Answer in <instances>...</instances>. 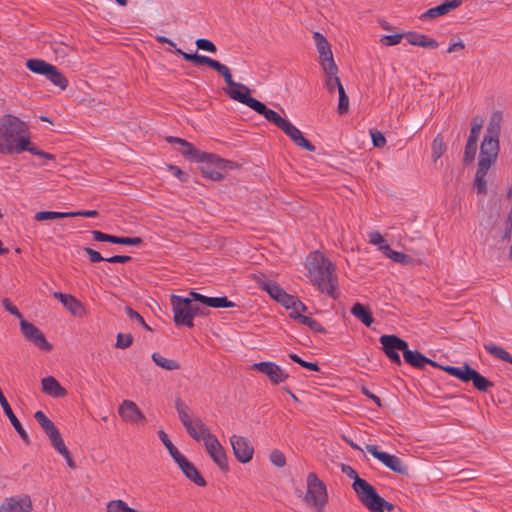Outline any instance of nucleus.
I'll return each mask as SVG.
<instances>
[{
    "label": "nucleus",
    "instance_id": "1",
    "mask_svg": "<svg viewBox=\"0 0 512 512\" xmlns=\"http://www.w3.org/2000/svg\"><path fill=\"white\" fill-rule=\"evenodd\" d=\"M248 88L243 94H235V101L247 105L258 114L262 115L268 122L282 130L297 146L310 152L315 151V146L307 140L302 132L290 121L282 118L277 112L266 107L265 104L250 96Z\"/></svg>",
    "mask_w": 512,
    "mask_h": 512
},
{
    "label": "nucleus",
    "instance_id": "2",
    "mask_svg": "<svg viewBox=\"0 0 512 512\" xmlns=\"http://www.w3.org/2000/svg\"><path fill=\"white\" fill-rule=\"evenodd\" d=\"M308 278L317 289L333 299H337L338 277L335 265L321 252L315 251L307 258Z\"/></svg>",
    "mask_w": 512,
    "mask_h": 512
},
{
    "label": "nucleus",
    "instance_id": "3",
    "mask_svg": "<svg viewBox=\"0 0 512 512\" xmlns=\"http://www.w3.org/2000/svg\"><path fill=\"white\" fill-rule=\"evenodd\" d=\"M30 144L28 125L20 118L6 114L0 119V154H20Z\"/></svg>",
    "mask_w": 512,
    "mask_h": 512
},
{
    "label": "nucleus",
    "instance_id": "4",
    "mask_svg": "<svg viewBox=\"0 0 512 512\" xmlns=\"http://www.w3.org/2000/svg\"><path fill=\"white\" fill-rule=\"evenodd\" d=\"M175 53L181 54L186 61L193 62L196 65H207L218 72L224 78L225 83L228 86L226 94L233 100H235V94H243L248 89L246 85L235 82L232 78L230 69L217 60L208 56L199 55L198 53H186L179 48L175 49Z\"/></svg>",
    "mask_w": 512,
    "mask_h": 512
},
{
    "label": "nucleus",
    "instance_id": "5",
    "mask_svg": "<svg viewBox=\"0 0 512 512\" xmlns=\"http://www.w3.org/2000/svg\"><path fill=\"white\" fill-rule=\"evenodd\" d=\"M352 488L359 501L369 512H392L395 506L382 498L376 489L365 479H357L353 482Z\"/></svg>",
    "mask_w": 512,
    "mask_h": 512
},
{
    "label": "nucleus",
    "instance_id": "6",
    "mask_svg": "<svg viewBox=\"0 0 512 512\" xmlns=\"http://www.w3.org/2000/svg\"><path fill=\"white\" fill-rule=\"evenodd\" d=\"M304 502L322 512L328 501L326 486L318 476L311 472L307 476V491L303 498Z\"/></svg>",
    "mask_w": 512,
    "mask_h": 512
},
{
    "label": "nucleus",
    "instance_id": "7",
    "mask_svg": "<svg viewBox=\"0 0 512 512\" xmlns=\"http://www.w3.org/2000/svg\"><path fill=\"white\" fill-rule=\"evenodd\" d=\"M443 370L462 382L467 383L472 381L473 386L481 392H486L494 386L493 382L483 377L467 363H464L461 367H443Z\"/></svg>",
    "mask_w": 512,
    "mask_h": 512
},
{
    "label": "nucleus",
    "instance_id": "8",
    "mask_svg": "<svg viewBox=\"0 0 512 512\" xmlns=\"http://www.w3.org/2000/svg\"><path fill=\"white\" fill-rule=\"evenodd\" d=\"M214 157L219 161H214L213 159H202L198 163L201 164L200 170L205 178L211 179L213 181H220L224 178L223 172L229 169H233L235 164L229 160L220 158L216 154H214Z\"/></svg>",
    "mask_w": 512,
    "mask_h": 512
},
{
    "label": "nucleus",
    "instance_id": "9",
    "mask_svg": "<svg viewBox=\"0 0 512 512\" xmlns=\"http://www.w3.org/2000/svg\"><path fill=\"white\" fill-rule=\"evenodd\" d=\"M366 450L371 455H373L376 459H378L381 463H383L386 467L391 469L392 471L400 474L407 475L408 468L404 464V462L397 456L388 454L386 452H382L378 449V446L373 444H367Z\"/></svg>",
    "mask_w": 512,
    "mask_h": 512
},
{
    "label": "nucleus",
    "instance_id": "10",
    "mask_svg": "<svg viewBox=\"0 0 512 512\" xmlns=\"http://www.w3.org/2000/svg\"><path fill=\"white\" fill-rule=\"evenodd\" d=\"M379 341L382 344V349L387 357L393 363L401 365L402 362L398 351H402L404 354L406 347H408V343L396 335H382L379 338Z\"/></svg>",
    "mask_w": 512,
    "mask_h": 512
},
{
    "label": "nucleus",
    "instance_id": "11",
    "mask_svg": "<svg viewBox=\"0 0 512 512\" xmlns=\"http://www.w3.org/2000/svg\"><path fill=\"white\" fill-rule=\"evenodd\" d=\"M171 304L174 312V322L176 325H185L193 327L194 322L189 310L190 299L182 296L172 295Z\"/></svg>",
    "mask_w": 512,
    "mask_h": 512
},
{
    "label": "nucleus",
    "instance_id": "12",
    "mask_svg": "<svg viewBox=\"0 0 512 512\" xmlns=\"http://www.w3.org/2000/svg\"><path fill=\"white\" fill-rule=\"evenodd\" d=\"M166 140L169 143L178 144L180 146L178 149L179 152L189 160L195 162H199L202 159H213L214 161H219L214 157L213 153L201 152L193 144L189 143L188 141L182 138L169 136L166 138Z\"/></svg>",
    "mask_w": 512,
    "mask_h": 512
},
{
    "label": "nucleus",
    "instance_id": "13",
    "mask_svg": "<svg viewBox=\"0 0 512 512\" xmlns=\"http://www.w3.org/2000/svg\"><path fill=\"white\" fill-rule=\"evenodd\" d=\"M20 329L25 339L32 342L39 349L47 352L52 350V345L34 324L22 319L20 321Z\"/></svg>",
    "mask_w": 512,
    "mask_h": 512
},
{
    "label": "nucleus",
    "instance_id": "14",
    "mask_svg": "<svg viewBox=\"0 0 512 512\" xmlns=\"http://www.w3.org/2000/svg\"><path fill=\"white\" fill-rule=\"evenodd\" d=\"M252 370L260 372L268 377L270 382L278 385L288 379L289 375L279 365L271 361L254 363Z\"/></svg>",
    "mask_w": 512,
    "mask_h": 512
},
{
    "label": "nucleus",
    "instance_id": "15",
    "mask_svg": "<svg viewBox=\"0 0 512 512\" xmlns=\"http://www.w3.org/2000/svg\"><path fill=\"white\" fill-rule=\"evenodd\" d=\"M499 148V137L485 134L480 146L478 164L484 162L487 166H492L497 159Z\"/></svg>",
    "mask_w": 512,
    "mask_h": 512
},
{
    "label": "nucleus",
    "instance_id": "16",
    "mask_svg": "<svg viewBox=\"0 0 512 512\" xmlns=\"http://www.w3.org/2000/svg\"><path fill=\"white\" fill-rule=\"evenodd\" d=\"M205 449L208 455L212 458L214 463L222 470H228V461L224 451V448L218 441L217 437L213 434L209 436L204 442Z\"/></svg>",
    "mask_w": 512,
    "mask_h": 512
},
{
    "label": "nucleus",
    "instance_id": "17",
    "mask_svg": "<svg viewBox=\"0 0 512 512\" xmlns=\"http://www.w3.org/2000/svg\"><path fill=\"white\" fill-rule=\"evenodd\" d=\"M118 414L121 419L130 424L146 422V417L137 404L131 400H124L118 407Z\"/></svg>",
    "mask_w": 512,
    "mask_h": 512
},
{
    "label": "nucleus",
    "instance_id": "18",
    "mask_svg": "<svg viewBox=\"0 0 512 512\" xmlns=\"http://www.w3.org/2000/svg\"><path fill=\"white\" fill-rule=\"evenodd\" d=\"M231 446L235 457L242 463H247L252 459L254 449L249 440L243 436L233 435L230 438Z\"/></svg>",
    "mask_w": 512,
    "mask_h": 512
},
{
    "label": "nucleus",
    "instance_id": "19",
    "mask_svg": "<svg viewBox=\"0 0 512 512\" xmlns=\"http://www.w3.org/2000/svg\"><path fill=\"white\" fill-rule=\"evenodd\" d=\"M262 288L278 303L286 309H291L296 301V296L286 293L278 284L266 281L262 284Z\"/></svg>",
    "mask_w": 512,
    "mask_h": 512
},
{
    "label": "nucleus",
    "instance_id": "20",
    "mask_svg": "<svg viewBox=\"0 0 512 512\" xmlns=\"http://www.w3.org/2000/svg\"><path fill=\"white\" fill-rule=\"evenodd\" d=\"M32 501L30 496H13L6 498L0 505V512H31Z\"/></svg>",
    "mask_w": 512,
    "mask_h": 512
},
{
    "label": "nucleus",
    "instance_id": "21",
    "mask_svg": "<svg viewBox=\"0 0 512 512\" xmlns=\"http://www.w3.org/2000/svg\"><path fill=\"white\" fill-rule=\"evenodd\" d=\"M53 297L59 300L73 316L84 317L86 315V309L84 305L73 295L64 294L62 292H54Z\"/></svg>",
    "mask_w": 512,
    "mask_h": 512
},
{
    "label": "nucleus",
    "instance_id": "22",
    "mask_svg": "<svg viewBox=\"0 0 512 512\" xmlns=\"http://www.w3.org/2000/svg\"><path fill=\"white\" fill-rule=\"evenodd\" d=\"M93 239L99 242H110L113 244H121V245H131L137 246L142 244L143 240L140 237H119L110 234L103 233L98 230H93L92 232Z\"/></svg>",
    "mask_w": 512,
    "mask_h": 512
},
{
    "label": "nucleus",
    "instance_id": "23",
    "mask_svg": "<svg viewBox=\"0 0 512 512\" xmlns=\"http://www.w3.org/2000/svg\"><path fill=\"white\" fill-rule=\"evenodd\" d=\"M183 474L193 483L200 487L206 486V480L200 475L197 468L184 455L175 461Z\"/></svg>",
    "mask_w": 512,
    "mask_h": 512
},
{
    "label": "nucleus",
    "instance_id": "24",
    "mask_svg": "<svg viewBox=\"0 0 512 512\" xmlns=\"http://www.w3.org/2000/svg\"><path fill=\"white\" fill-rule=\"evenodd\" d=\"M41 383L43 392L52 397H64L67 394L66 389L52 376L43 378Z\"/></svg>",
    "mask_w": 512,
    "mask_h": 512
},
{
    "label": "nucleus",
    "instance_id": "25",
    "mask_svg": "<svg viewBox=\"0 0 512 512\" xmlns=\"http://www.w3.org/2000/svg\"><path fill=\"white\" fill-rule=\"evenodd\" d=\"M175 408L177 410L180 421L183 426L186 428L188 434H193L194 430L192 429V423H194V419L189 415V407L186 403H184L180 398H176L175 400Z\"/></svg>",
    "mask_w": 512,
    "mask_h": 512
},
{
    "label": "nucleus",
    "instance_id": "26",
    "mask_svg": "<svg viewBox=\"0 0 512 512\" xmlns=\"http://www.w3.org/2000/svg\"><path fill=\"white\" fill-rule=\"evenodd\" d=\"M406 39L411 45L427 49H436L439 45L435 39L419 33L409 32L406 34Z\"/></svg>",
    "mask_w": 512,
    "mask_h": 512
},
{
    "label": "nucleus",
    "instance_id": "27",
    "mask_svg": "<svg viewBox=\"0 0 512 512\" xmlns=\"http://www.w3.org/2000/svg\"><path fill=\"white\" fill-rule=\"evenodd\" d=\"M491 166H487L486 163L478 164V168L475 174L474 187L479 194L485 195L487 193V182L486 175Z\"/></svg>",
    "mask_w": 512,
    "mask_h": 512
},
{
    "label": "nucleus",
    "instance_id": "28",
    "mask_svg": "<svg viewBox=\"0 0 512 512\" xmlns=\"http://www.w3.org/2000/svg\"><path fill=\"white\" fill-rule=\"evenodd\" d=\"M351 314L367 327L371 326L374 322V317L370 309L361 303H355L353 305L351 308Z\"/></svg>",
    "mask_w": 512,
    "mask_h": 512
},
{
    "label": "nucleus",
    "instance_id": "29",
    "mask_svg": "<svg viewBox=\"0 0 512 512\" xmlns=\"http://www.w3.org/2000/svg\"><path fill=\"white\" fill-rule=\"evenodd\" d=\"M404 360L414 368L422 369L424 368L427 361V357L421 354L419 351H412L408 347L403 354Z\"/></svg>",
    "mask_w": 512,
    "mask_h": 512
},
{
    "label": "nucleus",
    "instance_id": "30",
    "mask_svg": "<svg viewBox=\"0 0 512 512\" xmlns=\"http://www.w3.org/2000/svg\"><path fill=\"white\" fill-rule=\"evenodd\" d=\"M193 433L189 434L196 441L205 442L209 436L213 434L210 432L209 428L202 422V420L198 417L194 418V423H192Z\"/></svg>",
    "mask_w": 512,
    "mask_h": 512
},
{
    "label": "nucleus",
    "instance_id": "31",
    "mask_svg": "<svg viewBox=\"0 0 512 512\" xmlns=\"http://www.w3.org/2000/svg\"><path fill=\"white\" fill-rule=\"evenodd\" d=\"M380 250L383 252V254H385L388 258H390L396 263L406 265L413 263V259L409 255L402 252H397L391 249L389 245H381Z\"/></svg>",
    "mask_w": 512,
    "mask_h": 512
},
{
    "label": "nucleus",
    "instance_id": "32",
    "mask_svg": "<svg viewBox=\"0 0 512 512\" xmlns=\"http://www.w3.org/2000/svg\"><path fill=\"white\" fill-rule=\"evenodd\" d=\"M26 66L32 72L46 76L51 71L53 65L41 59H29L26 62Z\"/></svg>",
    "mask_w": 512,
    "mask_h": 512
},
{
    "label": "nucleus",
    "instance_id": "33",
    "mask_svg": "<svg viewBox=\"0 0 512 512\" xmlns=\"http://www.w3.org/2000/svg\"><path fill=\"white\" fill-rule=\"evenodd\" d=\"M319 61L324 72H329L330 74L338 73V67L334 62L333 53L331 49L327 50L326 52L320 53Z\"/></svg>",
    "mask_w": 512,
    "mask_h": 512
},
{
    "label": "nucleus",
    "instance_id": "34",
    "mask_svg": "<svg viewBox=\"0 0 512 512\" xmlns=\"http://www.w3.org/2000/svg\"><path fill=\"white\" fill-rule=\"evenodd\" d=\"M501 122H502V112L494 111L490 117L488 126L486 128L485 134L493 136H500L501 130Z\"/></svg>",
    "mask_w": 512,
    "mask_h": 512
},
{
    "label": "nucleus",
    "instance_id": "35",
    "mask_svg": "<svg viewBox=\"0 0 512 512\" xmlns=\"http://www.w3.org/2000/svg\"><path fill=\"white\" fill-rule=\"evenodd\" d=\"M151 358L157 366H159L165 370H168V371L179 370L181 367L180 364L176 360L167 359V358L163 357L158 352H154L152 354Z\"/></svg>",
    "mask_w": 512,
    "mask_h": 512
},
{
    "label": "nucleus",
    "instance_id": "36",
    "mask_svg": "<svg viewBox=\"0 0 512 512\" xmlns=\"http://www.w3.org/2000/svg\"><path fill=\"white\" fill-rule=\"evenodd\" d=\"M484 349L492 356L512 364V356L502 347L490 342L484 344Z\"/></svg>",
    "mask_w": 512,
    "mask_h": 512
},
{
    "label": "nucleus",
    "instance_id": "37",
    "mask_svg": "<svg viewBox=\"0 0 512 512\" xmlns=\"http://www.w3.org/2000/svg\"><path fill=\"white\" fill-rule=\"evenodd\" d=\"M47 79L50 80L55 86L65 90L68 86L67 78L53 65L49 74L46 75Z\"/></svg>",
    "mask_w": 512,
    "mask_h": 512
},
{
    "label": "nucleus",
    "instance_id": "38",
    "mask_svg": "<svg viewBox=\"0 0 512 512\" xmlns=\"http://www.w3.org/2000/svg\"><path fill=\"white\" fill-rule=\"evenodd\" d=\"M47 437L49 438L50 442H51V445L54 447V449L59 452V451H65V443L62 439V436L58 430L57 427L53 428L52 430L48 431L46 433Z\"/></svg>",
    "mask_w": 512,
    "mask_h": 512
},
{
    "label": "nucleus",
    "instance_id": "39",
    "mask_svg": "<svg viewBox=\"0 0 512 512\" xmlns=\"http://www.w3.org/2000/svg\"><path fill=\"white\" fill-rule=\"evenodd\" d=\"M47 437L49 438L50 442H51V445L54 447V449L59 452V451H65V443L62 439V436L58 430L57 427L53 428L52 430L48 431L46 433Z\"/></svg>",
    "mask_w": 512,
    "mask_h": 512
},
{
    "label": "nucleus",
    "instance_id": "40",
    "mask_svg": "<svg viewBox=\"0 0 512 512\" xmlns=\"http://www.w3.org/2000/svg\"><path fill=\"white\" fill-rule=\"evenodd\" d=\"M446 151V144L441 134H438L432 142V158L437 161Z\"/></svg>",
    "mask_w": 512,
    "mask_h": 512
},
{
    "label": "nucleus",
    "instance_id": "41",
    "mask_svg": "<svg viewBox=\"0 0 512 512\" xmlns=\"http://www.w3.org/2000/svg\"><path fill=\"white\" fill-rule=\"evenodd\" d=\"M158 436H159L160 440L162 441V443L164 444V446L169 451V454L174 459V461L178 460L181 456H183L178 451V449L173 445V443L169 439L168 435L163 430L158 431Z\"/></svg>",
    "mask_w": 512,
    "mask_h": 512
},
{
    "label": "nucleus",
    "instance_id": "42",
    "mask_svg": "<svg viewBox=\"0 0 512 512\" xmlns=\"http://www.w3.org/2000/svg\"><path fill=\"white\" fill-rule=\"evenodd\" d=\"M67 217H71L70 212L40 211L35 214L34 219L36 221H44Z\"/></svg>",
    "mask_w": 512,
    "mask_h": 512
},
{
    "label": "nucleus",
    "instance_id": "43",
    "mask_svg": "<svg viewBox=\"0 0 512 512\" xmlns=\"http://www.w3.org/2000/svg\"><path fill=\"white\" fill-rule=\"evenodd\" d=\"M450 11H452V10L449 8V5L446 4L445 1H444L442 4L427 10L422 15V18H431V19H433V18H436L438 16L445 15V14L449 13Z\"/></svg>",
    "mask_w": 512,
    "mask_h": 512
},
{
    "label": "nucleus",
    "instance_id": "44",
    "mask_svg": "<svg viewBox=\"0 0 512 512\" xmlns=\"http://www.w3.org/2000/svg\"><path fill=\"white\" fill-rule=\"evenodd\" d=\"M34 418L41 426V428L44 430L45 434L56 427L43 411H37L34 414Z\"/></svg>",
    "mask_w": 512,
    "mask_h": 512
},
{
    "label": "nucleus",
    "instance_id": "45",
    "mask_svg": "<svg viewBox=\"0 0 512 512\" xmlns=\"http://www.w3.org/2000/svg\"><path fill=\"white\" fill-rule=\"evenodd\" d=\"M34 418L41 426V428L44 430L45 434L56 427L43 411H37L34 414Z\"/></svg>",
    "mask_w": 512,
    "mask_h": 512
},
{
    "label": "nucleus",
    "instance_id": "46",
    "mask_svg": "<svg viewBox=\"0 0 512 512\" xmlns=\"http://www.w3.org/2000/svg\"><path fill=\"white\" fill-rule=\"evenodd\" d=\"M338 93H339L338 113L340 115H343L348 112L349 98H348L343 86L339 87Z\"/></svg>",
    "mask_w": 512,
    "mask_h": 512
},
{
    "label": "nucleus",
    "instance_id": "47",
    "mask_svg": "<svg viewBox=\"0 0 512 512\" xmlns=\"http://www.w3.org/2000/svg\"><path fill=\"white\" fill-rule=\"evenodd\" d=\"M235 304L230 301L227 297H210L209 307L213 308H231Z\"/></svg>",
    "mask_w": 512,
    "mask_h": 512
},
{
    "label": "nucleus",
    "instance_id": "48",
    "mask_svg": "<svg viewBox=\"0 0 512 512\" xmlns=\"http://www.w3.org/2000/svg\"><path fill=\"white\" fill-rule=\"evenodd\" d=\"M313 39L319 54L331 49L329 42L320 32H314Z\"/></svg>",
    "mask_w": 512,
    "mask_h": 512
},
{
    "label": "nucleus",
    "instance_id": "49",
    "mask_svg": "<svg viewBox=\"0 0 512 512\" xmlns=\"http://www.w3.org/2000/svg\"><path fill=\"white\" fill-rule=\"evenodd\" d=\"M301 324L308 326L312 331L317 333H325V328L315 319L305 316L301 318Z\"/></svg>",
    "mask_w": 512,
    "mask_h": 512
},
{
    "label": "nucleus",
    "instance_id": "50",
    "mask_svg": "<svg viewBox=\"0 0 512 512\" xmlns=\"http://www.w3.org/2000/svg\"><path fill=\"white\" fill-rule=\"evenodd\" d=\"M325 75H326L325 85L330 92H333L335 90V88H337L339 90V87L343 86L341 84V81H340L339 77L337 76V74H330L329 72H325Z\"/></svg>",
    "mask_w": 512,
    "mask_h": 512
},
{
    "label": "nucleus",
    "instance_id": "51",
    "mask_svg": "<svg viewBox=\"0 0 512 512\" xmlns=\"http://www.w3.org/2000/svg\"><path fill=\"white\" fill-rule=\"evenodd\" d=\"M133 342V336L131 334L119 333L116 339V348L126 349L131 346Z\"/></svg>",
    "mask_w": 512,
    "mask_h": 512
},
{
    "label": "nucleus",
    "instance_id": "52",
    "mask_svg": "<svg viewBox=\"0 0 512 512\" xmlns=\"http://www.w3.org/2000/svg\"><path fill=\"white\" fill-rule=\"evenodd\" d=\"M195 43H196L197 49L208 51L211 53L217 52V48H216L215 44L208 39L199 38L196 40Z\"/></svg>",
    "mask_w": 512,
    "mask_h": 512
},
{
    "label": "nucleus",
    "instance_id": "53",
    "mask_svg": "<svg viewBox=\"0 0 512 512\" xmlns=\"http://www.w3.org/2000/svg\"><path fill=\"white\" fill-rule=\"evenodd\" d=\"M483 123H484V120L481 116H475L473 119H472V122H471V129H470V133L471 135L475 136V137H479L480 133H481V130H482V127H483Z\"/></svg>",
    "mask_w": 512,
    "mask_h": 512
},
{
    "label": "nucleus",
    "instance_id": "54",
    "mask_svg": "<svg viewBox=\"0 0 512 512\" xmlns=\"http://www.w3.org/2000/svg\"><path fill=\"white\" fill-rule=\"evenodd\" d=\"M403 34L384 35L381 37L380 42L385 46H394L401 42Z\"/></svg>",
    "mask_w": 512,
    "mask_h": 512
},
{
    "label": "nucleus",
    "instance_id": "55",
    "mask_svg": "<svg viewBox=\"0 0 512 512\" xmlns=\"http://www.w3.org/2000/svg\"><path fill=\"white\" fill-rule=\"evenodd\" d=\"M2 305L7 312L19 318L20 321L23 319V316L20 313L19 309L10 301V299L4 298L2 300Z\"/></svg>",
    "mask_w": 512,
    "mask_h": 512
},
{
    "label": "nucleus",
    "instance_id": "56",
    "mask_svg": "<svg viewBox=\"0 0 512 512\" xmlns=\"http://www.w3.org/2000/svg\"><path fill=\"white\" fill-rule=\"evenodd\" d=\"M271 462L277 467H284L286 464L285 456L278 450H273L270 454Z\"/></svg>",
    "mask_w": 512,
    "mask_h": 512
},
{
    "label": "nucleus",
    "instance_id": "57",
    "mask_svg": "<svg viewBox=\"0 0 512 512\" xmlns=\"http://www.w3.org/2000/svg\"><path fill=\"white\" fill-rule=\"evenodd\" d=\"M125 310L130 319L140 323L146 330H151V328L144 321L143 317L137 311L133 310L131 307H126Z\"/></svg>",
    "mask_w": 512,
    "mask_h": 512
},
{
    "label": "nucleus",
    "instance_id": "58",
    "mask_svg": "<svg viewBox=\"0 0 512 512\" xmlns=\"http://www.w3.org/2000/svg\"><path fill=\"white\" fill-rule=\"evenodd\" d=\"M25 151H28V152H30V153H32L34 155H37V156H39L41 158H45V159H49V160H54L55 159V156L53 154H50V153L44 152L42 150H39L31 142H30V144H28V148Z\"/></svg>",
    "mask_w": 512,
    "mask_h": 512
},
{
    "label": "nucleus",
    "instance_id": "59",
    "mask_svg": "<svg viewBox=\"0 0 512 512\" xmlns=\"http://www.w3.org/2000/svg\"><path fill=\"white\" fill-rule=\"evenodd\" d=\"M477 146L470 145L466 143L463 161L465 163H470L474 160L476 154Z\"/></svg>",
    "mask_w": 512,
    "mask_h": 512
},
{
    "label": "nucleus",
    "instance_id": "60",
    "mask_svg": "<svg viewBox=\"0 0 512 512\" xmlns=\"http://www.w3.org/2000/svg\"><path fill=\"white\" fill-rule=\"evenodd\" d=\"M84 252L89 256V259L92 263H98L101 261H105V259H106V258L102 257V255L98 251H96L90 247H85Z\"/></svg>",
    "mask_w": 512,
    "mask_h": 512
},
{
    "label": "nucleus",
    "instance_id": "61",
    "mask_svg": "<svg viewBox=\"0 0 512 512\" xmlns=\"http://www.w3.org/2000/svg\"><path fill=\"white\" fill-rule=\"evenodd\" d=\"M371 138L375 147H383L386 143L384 135L379 131H371Z\"/></svg>",
    "mask_w": 512,
    "mask_h": 512
},
{
    "label": "nucleus",
    "instance_id": "62",
    "mask_svg": "<svg viewBox=\"0 0 512 512\" xmlns=\"http://www.w3.org/2000/svg\"><path fill=\"white\" fill-rule=\"evenodd\" d=\"M168 170L175 176L177 177L179 180L185 182L187 181L188 179V175L183 172L179 167L177 166H174V165H169L168 166Z\"/></svg>",
    "mask_w": 512,
    "mask_h": 512
},
{
    "label": "nucleus",
    "instance_id": "63",
    "mask_svg": "<svg viewBox=\"0 0 512 512\" xmlns=\"http://www.w3.org/2000/svg\"><path fill=\"white\" fill-rule=\"evenodd\" d=\"M369 241H370V243H372L374 245H378L379 247L381 245H386L384 243L385 241H384L382 235L377 231H373L369 234Z\"/></svg>",
    "mask_w": 512,
    "mask_h": 512
},
{
    "label": "nucleus",
    "instance_id": "64",
    "mask_svg": "<svg viewBox=\"0 0 512 512\" xmlns=\"http://www.w3.org/2000/svg\"><path fill=\"white\" fill-rule=\"evenodd\" d=\"M342 472L349 478L353 479L354 481H356L357 479H361L357 472L349 465H345L343 464L342 465Z\"/></svg>",
    "mask_w": 512,
    "mask_h": 512
}]
</instances>
